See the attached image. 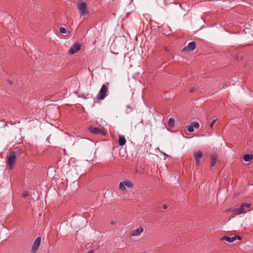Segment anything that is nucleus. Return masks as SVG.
Returning <instances> with one entry per match:
<instances>
[{"label":"nucleus","instance_id":"15","mask_svg":"<svg viewBox=\"0 0 253 253\" xmlns=\"http://www.w3.org/2000/svg\"><path fill=\"white\" fill-rule=\"evenodd\" d=\"M253 158L252 154H246L244 156L243 159L245 162H249Z\"/></svg>","mask_w":253,"mask_h":253},{"label":"nucleus","instance_id":"23","mask_svg":"<svg viewBox=\"0 0 253 253\" xmlns=\"http://www.w3.org/2000/svg\"><path fill=\"white\" fill-rule=\"evenodd\" d=\"M163 207L164 209H167V206L166 205H164L163 206Z\"/></svg>","mask_w":253,"mask_h":253},{"label":"nucleus","instance_id":"5","mask_svg":"<svg viewBox=\"0 0 253 253\" xmlns=\"http://www.w3.org/2000/svg\"><path fill=\"white\" fill-rule=\"evenodd\" d=\"M41 242V238L40 237H37L35 240L32 248V253H36L38 251L39 247L40 246V244Z\"/></svg>","mask_w":253,"mask_h":253},{"label":"nucleus","instance_id":"10","mask_svg":"<svg viewBox=\"0 0 253 253\" xmlns=\"http://www.w3.org/2000/svg\"><path fill=\"white\" fill-rule=\"evenodd\" d=\"M251 207V204L247 203H242L239 207L240 211L242 213H246L247 210L249 209Z\"/></svg>","mask_w":253,"mask_h":253},{"label":"nucleus","instance_id":"14","mask_svg":"<svg viewBox=\"0 0 253 253\" xmlns=\"http://www.w3.org/2000/svg\"><path fill=\"white\" fill-rule=\"evenodd\" d=\"M126 143V140L124 136L121 135L119 136V144L120 146L124 145Z\"/></svg>","mask_w":253,"mask_h":253},{"label":"nucleus","instance_id":"7","mask_svg":"<svg viewBox=\"0 0 253 253\" xmlns=\"http://www.w3.org/2000/svg\"><path fill=\"white\" fill-rule=\"evenodd\" d=\"M81 49V45L77 42H76L70 48L69 50L70 54H74L79 51Z\"/></svg>","mask_w":253,"mask_h":253},{"label":"nucleus","instance_id":"18","mask_svg":"<svg viewBox=\"0 0 253 253\" xmlns=\"http://www.w3.org/2000/svg\"><path fill=\"white\" fill-rule=\"evenodd\" d=\"M191 124L194 128L195 127L196 128H198L200 127V125L198 122H192L191 123Z\"/></svg>","mask_w":253,"mask_h":253},{"label":"nucleus","instance_id":"19","mask_svg":"<svg viewBox=\"0 0 253 253\" xmlns=\"http://www.w3.org/2000/svg\"><path fill=\"white\" fill-rule=\"evenodd\" d=\"M186 127H187V130L190 132H193L194 131V127L191 123H190V125L187 126Z\"/></svg>","mask_w":253,"mask_h":253},{"label":"nucleus","instance_id":"6","mask_svg":"<svg viewBox=\"0 0 253 253\" xmlns=\"http://www.w3.org/2000/svg\"><path fill=\"white\" fill-rule=\"evenodd\" d=\"M242 239V238L241 236L239 235H235L233 237H228L226 236H224L220 238V240L221 241H226L229 243H232L235 241L236 240H241Z\"/></svg>","mask_w":253,"mask_h":253},{"label":"nucleus","instance_id":"1","mask_svg":"<svg viewBox=\"0 0 253 253\" xmlns=\"http://www.w3.org/2000/svg\"><path fill=\"white\" fill-rule=\"evenodd\" d=\"M77 8L81 16L89 14L86 3L82 0H79Z\"/></svg>","mask_w":253,"mask_h":253},{"label":"nucleus","instance_id":"21","mask_svg":"<svg viewBox=\"0 0 253 253\" xmlns=\"http://www.w3.org/2000/svg\"><path fill=\"white\" fill-rule=\"evenodd\" d=\"M216 121H217V119H214L211 121V124H210V127L211 128L214 125L215 123L216 122Z\"/></svg>","mask_w":253,"mask_h":253},{"label":"nucleus","instance_id":"2","mask_svg":"<svg viewBox=\"0 0 253 253\" xmlns=\"http://www.w3.org/2000/svg\"><path fill=\"white\" fill-rule=\"evenodd\" d=\"M108 92V88L105 84H103L99 90L96 98L98 100H101L104 99L107 96Z\"/></svg>","mask_w":253,"mask_h":253},{"label":"nucleus","instance_id":"24","mask_svg":"<svg viewBox=\"0 0 253 253\" xmlns=\"http://www.w3.org/2000/svg\"><path fill=\"white\" fill-rule=\"evenodd\" d=\"M164 1H165L166 4H169V3H168V2H166V0H164Z\"/></svg>","mask_w":253,"mask_h":253},{"label":"nucleus","instance_id":"8","mask_svg":"<svg viewBox=\"0 0 253 253\" xmlns=\"http://www.w3.org/2000/svg\"><path fill=\"white\" fill-rule=\"evenodd\" d=\"M89 130L92 133L100 134L103 136L106 135V133L105 131L98 127H90Z\"/></svg>","mask_w":253,"mask_h":253},{"label":"nucleus","instance_id":"9","mask_svg":"<svg viewBox=\"0 0 253 253\" xmlns=\"http://www.w3.org/2000/svg\"><path fill=\"white\" fill-rule=\"evenodd\" d=\"M144 231V229L142 226H140L139 228L133 230L131 231L130 234V236H137L140 235Z\"/></svg>","mask_w":253,"mask_h":253},{"label":"nucleus","instance_id":"20","mask_svg":"<svg viewBox=\"0 0 253 253\" xmlns=\"http://www.w3.org/2000/svg\"><path fill=\"white\" fill-rule=\"evenodd\" d=\"M59 31L61 33L63 34H65L67 33L66 29L64 27H60L59 29Z\"/></svg>","mask_w":253,"mask_h":253},{"label":"nucleus","instance_id":"13","mask_svg":"<svg viewBox=\"0 0 253 253\" xmlns=\"http://www.w3.org/2000/svg\"><path fill=\"white\" fill-rule=\"evenodd\" d=\"M187 49L188 51H193L196 48V43L194 42H191L189 43L187 46Z\"/></svg>","mask_w":253,"mask_h":253},{"label":"nucleus","instance_id":"11","mask_svg":"<svg viewBox=\"0 0 253 253\" xmlns=\"http://www.w3.org/2000/svg\"><path fill=\"white\" fill-rule=\"evenodd\" d=\"M203 156L202 152L199 151L197 152H195L194 153V158L196 161V163L197 165H199L200 162V160L202 158Z\"/></svg>","mask_w":253,"mask_h":253},{"label":"nucleus","instance_id":"16","mask_svg":"<svg viewBox=\"0 0 253 253\" xmlns=\"http://www.w3.org/2000/svg\"><path fill=\"white\" fill-rule=\"evenodd\" d=\"M174 125V120L170 118L168 121V126L170 127H172Z\"/></svg>","mask_w":253,"mask_h":253},{"label":"nucleus","instance_id":"22","mask_svg":"<svg viewBox=\"0 0 253 253\" xmlns=\"http://www.w3.org/2000/svg\"><path fill=\"white\" fill-rule=\"evenodd\" d=\"M22 196L24 198H26L29 196V193L28 192L25 191L23 193Z\"/></svg>","mask_w":253,"mask_h":253},{"label":"nucleus","instance_id":"3","mask_svg":"<svg viewBox=\"0 0 253 253\" xmlns=\"http://www.w3.org/2000/svg\"><path fill=\"white\" fill-rule=\"evenodd\" d=\"M133 187V184L128 180H125L119 184V189L123 192L126 191V187L131 188Z\"/></svg>","mask_w":253,"mask_h":253},{"label":"nucleus","instance_id":"25","mask_svg":"<svg viewBox=\"0 0 253 253\" xmlns=\"http://www.w3.org/2000/svg\"><path fill=\"white\" fill-rule=\"evenodd\" d=\"M5 126H7V124L6 123L5 124Z\"/></svg>","mask_w":253,"mask_h":253},{"label":"nucleus","instance_id":"4","mask_svg":"<svg viewBox=\"0 0 253 253\" xmlns=\"http://www.w3.org/2000/svg\"><path fill=\"white\" fill-rule=\"evenodd\" d=\"M16 159V152L11 151L8 156V164L9 168L12 169Z\"/></svg>","mask_w":253,"mask_h":253},{"label":"nucleus","instance_id":"17","mask_svg":"<svg viewBox=\"0 0 253 253\" xmlns=\"http://www.w3.org/2000/svg\"><path fill=\"white\" fill-rule=\"evenodd\" d=\"M216 162V157L212 156L211 158V167H213L215 165Z\"/></svg>","mask_w":253,"mask_h":253},{"label":"nucleus","instance_id":"12","mask_svg":"<svg viewBox=\"0 0 253 253\" xmlns=\"http://www.w3.org/2000/svg\"><path fill=\"white\" fill-rule=\"evenodd\" d=\"M229 212H233V213L237 215L242 214L239 207H233L229 209Z\"/></svg>","mask_w":253,"mask_h":253}]
</instances>
